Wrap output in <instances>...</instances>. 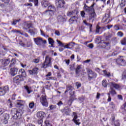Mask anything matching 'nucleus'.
<instances>
[{"mask_svg": "<svg viewBox=\"0 0 126 126\" xmlns=\"http://www.w3.org/2000/svg\"><path fill=\"white\" fill-rule=\"evenodd\" d=\"M12 113L14 114V115H13V119L18 121V124H21L22 121L21 120L22 118V112L15 108L12 110Z\"/></svg>", "mask_w": 126, "mask_h": 126, "instance_id": "obj_1", "label": "nucleus"}, {"mask_svg": "<svg viewBox=\"0 0 126 126\" xmlns=\"http://www.w3.org/2000/svg\"><path fill=\"white\" fill-rule=\"evenodd\" d=\"M52 66V58L49 56H47L45 57V60L41 66L42 68H47Z\"/></svg>", "mask_w": 126, "mask_h": 126, "instance_id": "obj_2", "label": "nucleus"}, {"mask_svg": "<svg viewBox=\"0 0 126 126\" xmlns=\"http://www.w3.org/2000/svg\"><path fill=\"white\" fill-rule=\"evenodd\" d=\"M87 72L88 75L89 81H91L92 79H94L97 77V74L93 71L92 69H89L87 70Z\"/></svg>", "mask_w": 126, "mask_h": 126, "instance_id": "obj_3", "label": "nucleus"}, {"mask_svg": "<svg viewBox=\"0 0 126 126\" xmlns=\"http://www.w3.org/2000/svg\"><path fill=\"white\" fill-rule=\"evenodd\" d=\"M33 41L37 46H42V43L47 44V40H43L42 37H37L33 38Z\"/></svg>", "mask_w": 126, "mask_h": 126, "instance_id": "obj_4", "label": "nucleus"}, {"mask_svg": "<svg viewBox=\"0 0 126 126\" xmlns=\"http://www.w3.org/2000/svg\"><path fill=\"white\" fill-rule=\"evenodd\" d=\"M94 5H95V3H94L91 6H88L86 3H84V6L83 7V9L86 12H93L95 11L94 9Z\"/></svg>", "mask_w": 126, "mask_h": 126, "instance_id": "obj_5", "label": "nucleus"}, {"mask_svg": "<svg viewBox=\"0 0 126 126\" xmlns=\"http://www.w3.org/2000/svg\"><path fill=\"white\" fill-rule=\"evenodd\" d=\"M40 102L41 103L42 106L44 107H48V105L49 103L48 102V100L47 99V96L46 95H42L40 97Z\"/></svg>", "mask_w": 126, "mask_h": 126, "instance_id": "obj_6", "label": "nucleus"}, {"mask_svg": "<svg viewBox=\"0 0 126 126\" xmlns=\"http://www.w3.org/2000/svg\"><path fill=\"white\" fill-rule=\"evenodd\" d=\"M1 66L0 67H5L10 63V59H3L0 60Z\"/></svg>", "mask_w": 126, "mask_h": 126, "instance_id": "obj_7", "label": "nucleus"}, {"mask_svg": "<svg viewBox=\"0 0 126 126\" xmlns=\"http://www.w3.org/2000/svg\"><path fill=\"white\" fill-rule=\"evenodd\" d=\"M55 11H56V8L55 6L50 5L48 6V10H46L45 12H48L49 14L52 16L55 14Z\"/></svg>", "mask_w": 126, "mask_h": 126, "instance_id": "obj_8", "label": "nucleus"}, {"mask_svg": "<svg viewBox=\"0 0 126 126\" xmlns=\"http://www.w3.org/2000/svg\"><path fill=\"white\" fill-rule=\"evenodd\" d=\"M9 91L8 86H4L3 88L0 87V96L5 95V93Z\"/></svg>", "mask_w": 126, "mask_h": 126, "instance_id": "obj_9", "label": "nucleus"}, {"mask_svg": "<svg viewBox=\"0 0 126 126\" xmlns=\"http://www.w3.org/2000/svg\"><path fill=\"white\" fill-rule=\"evenodd\" d=\"M55 3L57 7H60V8L63 7L65 4V1L64 0H56Z\"/></svg>", "mask_w": 126, "mask_h": 126, "instance_id": "obj_10", "label": "nucleus"}, {"mask_svg": "<svg viewBox=\"0 0 126 126\" xmlns=\"http://www.w3.org/2000/svg\"><path fill=\"white\" fill-rule=\"evenodd\" d=\"M13 82H14V83L18 84H19L20 81H24V78L21 77V75H18L13 78Z\"/></svg>", "mask_w": 126, "mask_h": 126, "instance_id": "obj_11", "label": "nucleus"}, {"mask_svg": "<svg viewBox=\"0 0 126 126\" xmlns=\"http://www.w3.org/2000/svg\"><path fill=\"white\" fill-rule=\"evenodd\" d=\"M62 113L66 115V116H70V112H71V109L69 108V107L66 106L63 109L61 110Z\"/></svg>", "mask_w": 126, "mask_h": 126, "instance_id": "obj_12", "label": "nucleus"}, {"mask_svg": "<svg viewBox=\"0 0 126 126\" xmlns=\"http://www.w3.org/2000/svg\"><path fill=\"white\" fill-rule=\"evenodd\" d=\"M77 14H78V11H77V10L68 11L67 12V16H71V17H72V16H74V15H77Z\"/></svg>", "mask_w": 126, "mask_h": 126, "instance_id": "obj_13", "label": "nucleus"}, {"mask_svg": "<svg viewBox=\"0 0 126 126\" xmlns=\"http://www.w3.org/2000/svg\"><path fill=\"white\" fill-rule=\"evenodd\" d=\"M116 63L119 65H122V66H126V60L124 59H118L116 61Z\"/></svg>", "mask_w": 126, "mask_h": 126, "instance_id": "obj_14", "label": "nucleus"}, {"mask_svg": "<svg viewBox=\"0 0 126 126\" xmlns=\"http://www.w3.org/2000/svg\"><path fill=\"white\" fill-rule=\"evenodd\" d=\"M10 73L12 76H14L17 74V71H18V69L16 68V67H13L10 69Z\"/></svg>", "mask_w": 126, "mask_h": 126, "instance_id": "obj_15", "label": "nucleus"}, {"mask_svg": "<svg viewBox=\"0 0 126 126\" xmlns=\"http://www.w3.org/2000/svg\"><path fill=\"white\" fill-rule=\"evenodd\" d=\"M75 44L74 42H70L64 46V49H72Z\"/></svg>", "mask_w": 126, "mask_h": 126, "instance_id": "obj_16", "label": "nucleus"}, {"mask_svg": "<svg viewBox=\"0 0 126 126\" xmlns=\"http://www.w3.org/2000/svg\"><path fill=\"white\" fill-rule=\"evenodd\" d=\"M45 116V112L43 111H40L37 113V118H38V119H40V120H43Z\"/></svg>", "mask_w": 126, "mask_h": 126, "instance_id": "obj_17", "label": "nucleus"}, {"mask_svg": "<svg viewBox=\"0 0 126 126\" xmlns=\"http://www.w3.org/2000/svg\"><path fill=\"white\" fill-rule=\"evenodd\" d=\"M104 19H105V22H107V20H108L107 23H109V22H111V21L110 20V11H107V12L105 13V16L104 18Z\"/></svg>", "mask_w": 126, "mask_h": 126, "instance_id": "obj_18", "label": "nucleus"}, {"mask_svg": "<svg viewBox=\"0 0 126 126\" xmlns=\"http://www.w3.org/2000/svg\"><path fill=\"white\" fill-rule=\"evenodd\" d=\"M38 70H39V68L37 67H34L32 70H29V72L30 74H37V73H38Z\"/></svg>", "mask_w": 126, "mask_h": 126, "instance_id": "obj_19", "label": "nucleus"}, {"mask_svg": "<svg viewBox=\"0 0 126 126\" xmlns=\"http://www.w3.org/2000/svg\"><path fill=\"white\" fill-rule=\"evenodd\" d=\"M19 75H21V77H26V72H25V70L24 69H21L19 71Z\"/></svg>", "mask_w": 126, "mask_h": 126, "instance_id": "obj_20", "label": "nucleus"}, {"mask_svg": "<svg viewBox=\"0 0 126 126\" xmlns=\"http://www.w3.org/2000/svg\"><path fill=\"white\" fill-rule=\"evenodd\" d=\"M110 84V87H112V88H115V89H119L121 88V86L119 85V84H118L113 82H111Z\"/></svg>", "mask_w": 126, "mask_h": 126, "instance_id": "obj_21", "label": "nucleus"}, {"mask_svg": "<svg viewBox=\"0 0 126 126\" xmlns=\"http://www.w3.org/2000/svg\"><path fill=\"white\" fill-rule=\"evenodd\" d=\"M48 42L49 45H51L50 47L52 48H55V46H54V44H55V41L54 39H53V38L49 37L48 38Z\"/></svg>", "mask_w": 126, "mask_h": 126, "instance_id": "obj_22", "label": "nucleus"}, {"mask_svg": "<svg viewBox=\"0 0 126 126\" xmlns=\"http://www.w3.org/2000/svg\"><path fill=\"white\" fill-rule=\"evenodd\" d=\"M48 0H43V1L41 2V4L43 7H47V6H49Z\"/></svg>", "mask_w": 126, "mask_h": 126, "instance_id": "obj_23", "label": "nucleus"}, {"mask_svg": "<svg viewBox=\"0 0 126 126\" xmlns=\"http://www.w3.org/2000/svg\"><path fill=\"white\" fill-rule=\"evenodd\" d=\"M109 92L110 93H111V94L112 96H114V95H117V92H116V90H115V89H114V88L112 87H110Z\"/></svg>", "mask_w": 126, "mask_h": 126, "instance_id": "obj_24", "label": "nucleus"}, {"mask_svg": "<svg viewBox=\"0 0 126 126\" xmlns=\"http://www.w3.org/2000/svg\"><path fill=\"white\" fill-rule=\"evenodd\" d=\"M15 63H16V60H15V59H12L11 61V63L9 66L10 68L11 67H13V66L15 65Z\"/></svg>", "mask_w": 126, "mask_h": 126, "instance_id": "obj_25", "label": "nucleus"}, {"mask_svg": "<svg viewBox=\"0 0 126 126\" xmlns=\"http://www.w3.org/2000/svg\"><path fill=\"white\" fill-rule=\"evenodd\" d=\"M71 90H73V87H72L70 85H67L66 86V89L64 93H67V92L71 91Z\"/></svg>", "mask_w": 126, "mask_h": 126, "instance_id": "obj_26", "label": "nucleus"}, {"mask_svg": "<svg viewBox=\"0 0 126 126\" xmlns=\"http://www.w3.org/2000/svg\"><path fill=\"white\" fill-rule=\"evenodd\" d=\"M24 104V101L23 100H18L17 102V107H22Z\"/></svg>", "mask_w": 126, "mask_h": 126, "instance_id": "obj_27", "label": "nucleus"}, {"mask_svg": "<svg viewBox=\"0 0 126 126\" xmlns=\"http://www.w3.org/2000/svg\"><path fill=\"white\" fill-rule=\"evenodd\" d=\"M96 17V13H95V11H94L92 13H91L90 14L89 16V20H91V19H93V18H95Z\"/></svg>", "mask_w": 126, "mask_h": 126, "instance_id": "obj_28", "label": "nucleus"}, {"mask_svg": "<svg viewBox=\"0 0 126 126\" xmlns=\"http://www.w3.org/2000/svg\"><path fill=\"white\" fill-rule=\"evenodd\" d=\"M80 69H81V66L79 65H77L76 68L75 69L76 74H78L80 72Z\"/></svg>", "mask_w": 126, "mask_h": 126, "instance_id": "obj_29", "label": "nucleus"}, {"mask_svg": "<svg viewBox=\"0 0 126 126\" xmlns=\"http://www.w3.org/2000/svg\"><path fill=\"white\" fill-rule=\"evenodd\" d=\"M77 19H78V17H77L76 15H74L70 18V19H69V21L74 22V21H77Z\"/></svg>", "mask_w": 126, "mask_h": 126, "instance_id": "obj_30", "label": "nucleus"}, {"mask_svg": "<svg viewBox=\"0 0 126 126\" xmlns=\"http://www.w3.org/2000/svg\"><path fill=\"white\" fill-rule=\"evenodd\" d=\"M104 49H106L107 50H110V48L111 47V45L109 42H104Z\"/></svg>", "mask_w": 126, "mask_h": 126, "instance_id": "obj_31", "label": "nucleus"}, {"mask_svg": "<svg viewBox=\"0 0 126 126\" xmlns=\"http://www.w3.org/2000/svg\"><path fill=\"white\" fill-rule=\"evenodd\" d=\"M24 29L26 30H27V29H29V28H31V27H32V24L30 23V24H27L26 23L24 25Z\"/></svg>", "mask_w": 126, "mask_h": 126, "instance_id": "obj_32", "label": "nucleus"}, {"mask_svg": "<svg viewBox=\"0 0 126 126\" xmlns=\"http://www.w3.org/2000/svg\"><path fill=\"white\" fill-rule=\"evenodd\" d=\"M102 86H103V87H105V88H106L107 86H108V83H107V80H102Z\"/></svg>", "mask_w": 126, "mask_h": 126, "instance_id": "obj_33", "label": "nucleus"}, {"mask_svg": "<svg viewBox=\"0 0 126 126\" xmlns=\"http://www.w3.org/2000/svg\"><path fill=\"white\" fill-rule=\"evenodd\" d=\"M69 68L72 71L75 70V63L69 65Z\"/></svg>", "mask_w": 126, "mask_h": 126, "instance_id": "obj_34", "label": "nucleus"}, {"mask_svg": "<svg viewBox=\"0 0 126 126\" xmlns=\"http://www.w3.org/2000/svg\"><path fill=\"white\" fill-rule=\"evenodd\" d=\"M21 20L20 19L19 20H13V21L11 22V24L12 25H16V23H17V22H19Z\"/></svg>", "mask_w": 126, "mask_h": 126, "instance_id": "obj_35", "label": "nucleus"}, {"mask_svg": "<svg viewBox=\"0 0 126 126\" xmlns=\"http://www.w3.org/2000/svg\"><path fill=\"white\" fill-rule=\"evenodd\" d=\"M112 34L109 33L108 34L106 37H105V39L106 41H110L111 40V38H112Z\"/></svg>", "mask_w": 126, "mask_h": 126, "instance_id": "obj_36", "label": "nucleus"}, {"mask_svg": "<svg viewBox=\"0 0 126 126\" xmlns=\"http://www.w3.org/2000/svg\"><path fill=\"white\" fill-rule=\"evenodd\" d=\"M45 126H52L51 122L49 120H46L45 121Z\"/></svg>", "mask_w": 126, "mask_h": 126, "instance_id": "obj_37", "label": "nucleus"}, {"mask_svg": "<svg viewBox=\"0 0 126 126\" xmlns=\"http://www.w3.org/2000/svg\"><path fill=\"white\" fill-rule=\"evenodd\" d=\"M103 72H104L105 75H106L108 77H110V76H111V73H108L106 70H103Z\"/></svg>", "mask_w": 126, "mask_h": 126, "instance_id": "obj_38", "label": "nucleus"}, {"mask_svg": "<svg viewBox=\"0 0 126 126\" xmlns=\"http://www.w3.org/2000/svg\"><path fill=\"white\" fill-rule=\"evenodd\" d=\"M34 106H35V103H34V101L30 102L29 103V108H30V109H33V108H34Z\"/></svg>", "mask_w": 126, "mask_h": 126, "instance_id": "obj_39", "label": "nucleus"}, {"mask_svg": "<svg viewBox=\"0 0 126 126\" xmlns=\"http://www.w3.org/2000/svg\"><path fill=\"white\" fill-rule=\"evenodd\" d=\"M57 42L58 43V44H59V46H60V47H63L64 48V44H63V42H61V41L59 40H57Z\"/></svg>", "mask_w": 126, "mask_h": 126, "instance_id": "obj_40", "label": "nucleus"}, {"mask_svg": "<svg viewBox=\"0 0 126 126\" xmlns=\"http://www.w3.org/2000/svg\"><path fill=\"white\" fill-rule=\"evenodd\" d=\"M73 115H74V118L72 121H75V120H77L78 117L77 116V113L76 112H73Z\"/></svg>", "mask_w": 126, "mask_h": 126, "instance_id": "obj_41", "label": "nucleus"}, {"mask_svg": "<svg viewBox=\"0 0 126 126\" xmlns=\"http://www.w3.org/2000/svg\"><path fill=\"white\" fill-rule=\"evenodd\" d=\"M83 23H84V24H85V25H86L87 26H89L90 28H92V25L87 23L86 20L83 21Z\"/></svg>", "mask_w": 126, "mask_h": 126, "instance_id": "obj_42", "label": "nucleus"}, {"mask_svg": "<svg viewBox=\"0 0 126 126\" xmlns=\"http://www.w3.org/2000/svg\"><path fill=\"white\" fill-rule=\"evenodd\" d=\"M122 79H126V69L124 70L122 74Z\"/></svg>", "mask_w": 126, "mask_h": 126, "instance_id": "obj_43", "label": "nucleus"}, {"mask_svg": "<svg viewBox=\"0 0 126 126\" xmlns=\"http://www.w3.org/2000/svg\"><path fill=\"white\" fill-rule=\"evenodd\" d=\"M75 97H76V95L75 94H73L72 95H70L69 98L71 100H72L73 101H74V100H76V98H75Z\"/></svg>", "mask_w": 126, "mask_h": 126, "instance_id": "obj_44", "label": "nucleus"}, {"mask_svg": "<svg viewBox=\"0 0 126 126\" xmlns=\"http://www.w3.org/2000/svg\"><path fill=\"white\" fill-rule=\"evenodd\" d=\"M72 122H74V123H75V124H76L78 126H79V125H80V123H79V119H76L75 120H72Z\"/></svg>", "mask_w": 126, "mask_h": 126, "instance_id": "obj_45", "label": "nucleus"}, {"mask_svg": "<svg viewBox=\"0 0 126 126\" xmlns=\"http://www.w3.org/2000/svg\"><path fill=\"white\" fill-rule=\"evenodd\" d=\"M102 28L99 27V26H96V33H99L100 32V29H101Z\"/></svg>", "mask_w": 126, "mask_h": 126, "instance_id": "obj_46", "label": "nucleus"}, {"mask_svg": "<svg viewBox=\"0 0 126 126\" xmlns=\"http://www.w3.org/2000/svg\"><path fill=\"white\" fill-rule=\"evenodd\" d=\"M122 45H126V38L125 37L121 40Z\"/></svg>", "mask_w": 126, "mask_h": 126, "instance_id": "obj_47", "label": "nucleus"}, {"mask_svg": "<svg viewBox=\"0 0 126 126\" xmlns=\"http://www.w3.org/2000/svg\"><path fill=\"white\" fill-rule=\"evenodd\" d=\"M120 5L122 7H124L126 5V0H122V2L120 4Z\"/></svg>", "mask_w": 126, "mask_h": 126, "instance_id": "obj_48", "label": "nucleus"}, {"mask_svg": "<svg viewBox=\"0 0 126 126\" xmlns=\"http://www.w3.org/2000/svg\"><path fill=\"white\" fill-rule=\"evenodd\" d=\"M57 80V78L55 77H49L48 78H46V80Z\"/></svg>", "mask_w": 126, "mask_h": 126, "instance_id": "obj_49", "label": "nucleus"}, {"mask_svg": "<svg viewBox=\"0 0 126 126\" xmlns=\"http://www.w3.org/2000/svg\"><path fill=\"white\" fill-rule=\"evenodd\" d=\"M114 30H116V31H118L120 29V27H119V25L117 24L115 25L113 27Z\"/></svg>", "mask_w": 126, "mask_h": 126, "instance_id": "obj_50", "label": "nucleus"}, {"mask_svg": "<svg viewBox=\"0 0 126 126\" xmlns=\"http://www.w3.org/2000/svg\"><path fill=\"white\" fill-rule=\"evenodd\" d=\"M3 119H5V120H8V119H9V115L7 114H4Z\"/></svg>", "mask_w": 126, "mask_h": 126, "instance_id": "obj_51", "label": "nucleus"}, {"mask_svg": "<svg viewBox=\"0 0 126 126\" xmlns=\"http://www.w3.org/2000/svg\"><path fill=\"white\" fill-rule=\"evenodd\" d=\"M75 85L77 87V89L79 88V87H81V83L78 82H76Z\"/></svg>", "mask_w": 126, "mask_h": 126, "instance_id": "obj_52", "label": "nucleus"}, {"mask_svg": "<svg viewBox=\"0 0 126 126\" xmlns=\"http://www.w3.org/2000/svg\"><path fill=\"white\" fill-rule=\"evenodd\" d=\"M50 110H56L57 109V106L51 105L50 107Z\"/></svg>", "mask_w": 126, "mask_h": 126, "instance_id": "obj_53", "label": "nucleus"}, {"mask_svg": "<svg viewBox=\"0 0 126 126\" xmlns=\"http://www.w3.org/2000/svg\"><path fill=\"white\" fill-rule=\"evenodd\" d=\"M73 102V100L71 99L70 98L69 99V100L67 101V104L68 106H71V104H72V102Z\"/></svg>", "mask_w": 126, "mask_h": 126, "instance_id": "obj_54", "label": "nucleus"}, {"mask_svg": "<svg viewBox=\"0 0 126 126\" xmlns=\"http://www.w3.org/2000/svg\"><path fill=\"white\" fill-rule=\"evenodd\" d=\"M40 62V59L39 58L35 59L32 60V63H38Z\"/></svg>", "mask_w": 126, "mask_h": 126, "instance_id": "obj_55", "label": "nucleus"}, {"mask_svg": "<svg viewBox=\"0 0 126 126\" xmlns=\"http://www.w3.org/2000/svg\"><path fill=\"white\" fill-rule=\"evenodd\" d=\"M25 89L27 90L28 94H30L31 93V92L30 91V90H29V87L28 86H24Z\"/></svg>", "mask_w": 126, "mask_h": 126, "instance_id": "obj_56", "label": "nucleus"}, {"mask_svg": "<svg viewBox=\"0 0 126 126\" xmlns=\"http://www.w3.org/2000/svg\"><path fill=\"white\" fill-rule=\"evenodd\" d=\"M2 122L3 124H4V125H6V124H8V119H5L3 118L2 119Z\"/></svg>", "mask_w": 126, "mask_h": 126, "instance_id": "obj_57", "label": "nucleus"}, {"mask_svg": "<svg viewBox=\"0 0 126 126\" xmlns=\"http://www.w3.org/2000/svg\"><path fill=\"white\" fill-rule=\"evenodd\" d=\"M119 53L120 52H119V51H115L112 53L111 56H117V55H118Z\"/></svg>", "mask_w": 126, "mask_h": 126, "instance_id": "obj_58", "label": "nucleus"}, {"mask_svg": "<svg viewBox=\"0 0 126 126\" xmlns=\"http://www.w3.org/2000/svg\"><path fill=\"white\" fill-rule=\"evenodd\" d=\"M110 106H111L112 109H115L116 105H115V103L113 102H111L110 103Z\"/></svg>", "mask_w": 126, "mask_h": 126, "instance_id": "obj_59", "label": "nucleus"}, {"mask_svg": "<svg viewBox=\"0 0 126 126\" xmlns=\"http://www.w3.org/2000/svg\"><path fill=\"white\" fill-rule=\"evenodd\" d=\"M117 35L118 36H119V37H123V36H124V33L122 32H119L117 33Z\"/></svg>", "mask_w": 126, "mask_h": 126, "instance_id": "obj_60", "label": "nucleus"}, {"mask_svg": "<svg viewBox=\"0 0 126 126\" xmlns=\"http://www.w3.org/2000/svg\"><path fill=\"white\" fill-rule=\"evenodd\" d=\"M88 48H90V49H93L94 48V45L93 43H90L87 46Z\"/></svg>", "mask_w": 126, "mask_h": 126, "instance_id": "obj_61", "label": "nucleus"}, {"mask_svg": "<svg viewBox=\"0 0 126 126\" xmlns=\"http://www.w3.org/2000/svg\"><path fill=\"white\" fill-rule=\"evenodd\" d=\"M57 105L59 107H61V106H63V101L60 100L58 102Z\"/></svg>", "mask_w": 126, "mask_h": 126, "instance_id": "obj_62", "label": "nucleus"}, {"mask_svg": "<svg viewBox=\"0 0 126 126\" xmlns=\"http://www.w3.org/2000/svg\"><path fill=\"white\" fill-rule=\"evenodd\" d=\"M118 98L119 99V100H121V101H123V95H121V94H118L117 95Z\"/></svg>", "mask_w": 126, "mask_h": 126, "instance_id": "obj_63", "label": "nucleus"}, {"mask_svg": "<svg viewBox=\"0 0 126 126\" xmlns=\"http://www.w3.org/2000/svg\"><path fill=\"white\" fill-rule=\"evenodd\" d=\"M81 15L82 17L84 18V17H85V12H84V11H82L81 12Z\"/></svg>", "mask_w": 126, "mask_h": 126, "instance_id": "obj_64", "label": "nucleus"}]
</instances>
